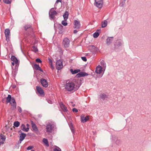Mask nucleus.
<instances>
[{
    "instance_id": "10",
    "label": "nucleus",
    "mask_w": 151,
    "mask_h": 151,
    "mask_svg": "<svg viewBox=\"0 0 151 151\" xmlns=\"http://www.w3.org/2000/svg\"><path fill=\"white\" fill-rule=\"evenodd\" d=\"M10 104L11 105V109L13 110L15 109L16 107V103L14 98H13L12 102H11Z\"/></svg>"
},
{
    "instance_id": "52",
    "label": "nucleus",
    "mask_w": 151,
    "mask_h": 151,
    "mask_svg": "<svg viewBox=\"0 0 151 151\" xmlns=\"http://www.w3.org/2000/svg\"><path fill=\"white\" fill-rule=\"evenodd\" d=\"M49 64H50V66L52 65V63H51H51H50Z\"/></svg>"
},
{
    "instance_id": "32",
    "label": "nucleus",
    "mask_w": 151,
    "mask_h": 151,
    "mask_svg": "<svg viewBox=\"0 0 151 151\" xmlns=\"http://www.w3.org/2000/svg\"><path fill=\"white\" fill-rule=\"evenodd\" d=\"M32 48V50L33 51L35 52H36L38 51V49L35 46H33Z\"/></svg>"
},
{
    "instance_id": "21",
    "label": "nucleus",
    "mask_w": 151,
    "mask_h": 151,
    "mask_svg": "<svg viewBox=\"0 0 151 151\" xmlns=\"http://www.w3.org/2000/svg\"><path fill=\"white\" fill-rule=\"evenodd\" d=\"M33 68L37 70H38L43 72L42 70L41 69L39 65L35 64L34 65Z\"/></svg>"
},
{
    "instance_id": "36",
    "label": "nucleus",
    "mask_w": 151,
    "mask_h": 151,
    "mask_svg": "<svg viewBox=\"0 0 151 151\" xmlns=\"http://www.w3.org/2000/svg\"><path fill=\"white\" fill-rule=\"evenodd\" d=\"M122 45V43L121 42L119 41L118 42V44H114V45L115 46H117V47H119L120 46Z\"/></svg>"
},
{
    "instance_id": "13",
    "label": "nucleus",
    "mask_w": 151,
    "mask_h": 151,
    "mask_svg": "<svg viewBox=\"0 0 151 151\" xmlns=\"http://www.w3.org/2000/svg\"><path fill=\"white\" fill-rule=\"evenodd\" d=\"M18 132L20 133L19 140L22 141L24 139L26 136V134H25L23 133L21 130L19 131Z\"/></svg>"
},
{
    "instance_id": "15",
    "label": "nucleus",
    "mask_w": 151,
    "mask_h": 151,
    "mask_svg": "<svg viewBox=\"0 0 151 151\" xmlns=\"http://www.w3.org/2000/svg\"><path fill=\"white\" fill-rule=\"evenodd\" d=\"M6 139V137L4 135L1 134L0 135V145L4 143Z\"/></svg>"
},
{
    "instance_id": "54",
    "label": "nucleus",
    "mask_w": 151,
    "mask_h": 151,
    "mask_svg": "<svg viewBox=\"0 0 151 151\" xmlns=\"http://www.w3.org/2000/svg\"><path fill=\"white\" fill-rule=\"evenodd\" d=\"M75 105H73V106H74Z\"/></svg>"
},
{
    "instance_id": "56",
    "label": "nucleus",
    "mask_w": 151,
    "mask_h": 151,
    "mask_svg": "<svg viewBox=\"0 0 151 151\" xmlns=\"http://www.w3.org/2000/svg\"><path fill=\"white\" fill-rule=\"evenodd\" d=\"M1 0H0V2L1 1Z\"/></svg>"
},
{
    "instance_id": "44",
    "label": "nucleus",
    "mask_w": 151,
    "mask_h": 151,
    "mask_svg": "<svg viewBox=\"0 0 151 151\" xmlns=\"http://www.w3.org/2000/svg\"><path fill=\"white\" fill-rule=\"evenodd\" d=\"M121 141L119 140H117L116 141V144L118 145H119L120 144H121Z\"/></svg>"
},
{
    "instance_id": "53",
    "label": "nucleus",
    "mask_w": 151,
    "mask_h": 151,
    "mask_svg": "<svg viewBox=\"0 0 151 151\" xmlns=\"http://www.w3.org/2000/svg\"><path fill=\"white\" fill-rule=\"evenodd\" d=\"M15 86H13V88H15Z\"/></svg>"
},
{
    "instance_id": "9",
    "label": "nucleus",
    "mask_w": 151,
    "mask_h": 151,
    "mask_svg": "<svg viewBox=\"0 0 151 151\" xmlns=\"http://www.w3.org/2000/svg\"><path fill=\"white\" fill-rule=\"evenodd\" d=\"M40 82L43 87L45 88H47L48 86V83L47 81L43 78L40 79Z\"/></svg>"
},
{
    "instance_id": "14",
    "label": "nucleus",
    "mask_w": 151,
    "mask_h": 151,
    "mask_svg": "<svg viewBox=\"0 0 151 151\" xmlns=\"http://www.w3.org/2000/svg\"><path fill=\"white\" fill-rule=\"evenodd\" d=\"M88 75V74L87 73L81 72L77 74L76 76V77L77 78H79L81 77L87 76Z\"/></svg>"
},
{
    "instance_id": "45",
    "label": "nucleus",
    "mask_w": 151,
    "mask_h": 151,
    "mask_svg": "<svg viewBox=\"0 0 151 151\" xmlns=\"http://www.w3.org/2000/svg\"><path fill=\"white\" fill-rule=\"evenodd\" d=\"M18 111L20 113H21L22 112V109L19 106H18Z\"/></svg>"
},
{
    "instance_id": "51",
    "label": "nucleus",
    "mask_w": 151,
    "mask_h": 151,
    "mask_svg": "<svg viewBox=\"0 0 151 151\" xmlns=\"http://www.w3.org/2000/svg\"><path fill=\"white\" fill-rule=\"evenodd\" d=\"M12 65H14L15 63L14 62H12Z\"/></svg>"
},
{
    "instance_id": "23",
    "label": "nucleus",
    "mask_w": 151,
    "mask_h": 151,
    "mask_svg": "<svg viewBox=\"0 0 151 151\" xmlns=\"http://www.w3.org/2000/svg\"><path fill=\"white\" fill-rule=\"evenodd\" d=\"M11 60L14 62L15 64H17L18 63V60L14 56L12 55L11 56Z\"/></svg>"
},
{
    "instance_id": "26",
    "label": "nucleus",
    "mask_w": 151,
    "mask_h": 151,
    "mask_svg": "<svg viewBox=\"0 0 151 151\" xmlns=\"http://www.w3.org/2000/svg\"><path fill=\"white\" fill-rule=\"evenodd\" d=\"M80 69L75 70H73V69H70V71L72 74H75L80 72Z\"/></svg>"
},
{
    "instance_id": "4",
    "label": "nucleus",
    "mask_w": 151,
    "mask_h": 151,
    "mask_svg": "<svg viewBox=\"0 0 151 151\" xmlns=\"http://www.w3.org/2000/svg\"><path fill=\"white\" fill-rule=\"evenodd\" d=\"M25 31H27L29 33H31L33 31V28L32 25L30 24H27L24 27Z\"/></svg>"
},
{
    "instance_id": "43",
    "label": "nucleus",
    "mask_w": 151,
    "mask_h": 151,
    "mask_svg": "<svg viewBox=\"0 0 151 151\" xmlns=\"http://www.w3.org/2000/svg\"><path fill=\"white\" fill-rule=\"evenodd\" d=\"M72 111L73 112L77 113L78 112V110L75 108H74L72 109Z\"/></svg>"
},
{
    "instance_id": "16",
    "label": "nucleus",
    "mask_w": 151,
    "mask_h": 151,
    "mask_svg": "<svg viewBox=\"0 0 151 151\" xmlns=\"http://www.w3.org/2000/svg\"><path fill=\"white\" fill-rule=\"evenodd\" d=\"M113 37H108L106 40V43L107 45L110 44L113 40Z\"/></svg>"
},
{
    "instance_id": "50",
    "label": "nucleus",
    "mask_w": 151,
    "mask_h": 151,
    "mask_svg": "<svg viewBox=\"0 0 151 151\" xmlns=\"http://www.w3.org/2000/svg\"><path fill=\"white\" fill-rule=\"evenodd\" d=\"M26 126H27V128H28V127L29 128V124H26Z\"/></svg>"
},
{
    "instance_id": "38",
    "label": "nucleus",
    "mask_w": 151,
    "mask_h": 151,
    "mask_svg": "<svg viewBox=\"0 0 151 151\" xmlns=\"http://www.w3.org/2000/svg\"><path fill=\"white\" fill-rule=\"evenodd\" d=\"M61 23H62V24L64 26H66L68 24L67 23V22H65L64 21H62Z\"/></svg>"
},
{
    "instance_id": "39",
    "label": "nucleus",
    "mask_w": 151,
    "mask_h": 151,
    "mask_svg": "<svg viewBox=\"0 0 151 151\" xmlns=\"http://www.w3.org/2000/svg\"><path fill=\"white\" fill-rule=\"evenodd\" d=\"M36 61L38 63H42V61L41 60L38 58H37L36 59Z\"/></svg>"
},
{
    "instance_id": "3",
    "label": "nucleus",
    "mask_w": 151,
    "mask_h": 151,
    "mask_svg": "<svg viewBox=\"0 0 151 151\" xmlns=\"http://www.w3.org/2000/svg\"><path fill=\"white\" fill-rule=\"evenodd\" d=\"M54 8H51L50 10L49 13V16L51 19H53L55 18V16L57 14V12L54 10Z\"/></svg>"
},
{
    "instance_id": "12",
    "label": "nucleus",
    "mask_w": 151,
    "mask_h": 151,
    "mask_svg": "<svg viewBox=\"0 0 151 151\" xmlns=\"http://www.w3.org/2000/svg\"><path fill=\"white\" fill-rule=\"evenodd\" d=\"M74 28L79 29L81 27L80 23L79 21L75 20L74 21Z\"/></svg>"
},
{
    "instance_id": "46",
    "label": "nucleus",
    "mask_w": 151,
    "mask_h": 151,
    "mask_svg": "<svg viewBox=\"0 0 151 151\" xmlns=\"http://www.w3.org/2000/svg\"><path fill=\"white\" fill-rule=\"evenodd\" d=\"M48 60L49 61V63H52V60L50 58H48Z\"/></svg>"
},
{
    "instance_id": "40",
    "label": "nucleus",
    "mask_w": 151,
    "mask_h": 151,
    "mask_svg": "<svg viewBox=\"0 0 151 151\" xmlns=\"http://www.w3.org/2000/svg\"><path fill=\"white\" fill-rule=\"evenodd\" d=\"M61 2H62V0H57L56 1V2H55V5L56 6L57 5V4L59 2L61 3Z\"/></svg>"
},
{
    "instance_id": "6",
    "label": "nucleus",
    "mask_w": 151,
    "mask_h": 151,
    "mask_svg": "<svg viewBox=\"0 0 151 151\" xmlns=\"http://www.w3.org/2000/svg\"><path fill=\"white\" fill-rule=\"evenodd\" d=\"M63 67L62 61L60 60L57 61L56 63V68L58 70H60Z\"/></svg>"
},
{
    "instance_id": "29",
    "label": "nucleus",
    "mask_w": 151,
    "mask_h": 151,
    "mask_svg": "<svg viewBox=\"0 0 151 151\" xmlns=\"http://www.w3.org/2000/svg\"><path fill=\"white\" fill-rule=\"evenodd\" d=\"M20 125V123L18 121H15L14 123V126L16 127H18Z\"/></svg>"
},
{
    "instance_id": "35",
    "label": "nucleus",
    "mask_w": 151,
    "mask_h": 151,
    "mask_svg": "<svg viewBox=\"0 0 151 151\" xmlns=\"http://www.w3.org/2000/svg\"><path fill=\"white\" fill-rule=\"evenodd\" d=\"M58 27L59 29L60 30H62L63 28V26L60 24H59L58 25Z\"/></svg>"
},
{
    "instance_id": "20",
    "label": "nucleus",
    "mask_w": 151,
    "mask_h": 151,
    "mask_svg": "<svg viewBox=\"0 0 151 151\" xmlns=\"http://www.w3.org/2000/svg\"><path fill=\"white\" fill-rule=\"evenodd\" d=\"M13 98H12L11 96L10 95H8L7 97L6 98V103L7 104L12 102Z\"/></svg>"
},
{
    "instance_id": "19",
    "label": "nucleus",
    "mask_w": 151,
    "mask_h": 151,
    "mask_svg": "<svg viewBox=\"0 0 151 151\" xmlns=\"http://www.w3.org/2000/svg\"><path fill=\"white\" fill-rule=\"evenodd\" d=\"M31 122L32 127L33 130H34L35 131H37L38 129L37 128L36 126V125L32 121H31Z\"/></svg>"
},
{
    "instance_id": "7",
    "label": "nucleus",
    "mask_w": 151,
    "mask_h": 151,
    "mask_svg": "<svg viewBox=\"0 0 151 151\" xmlns=\"http://www.w3.org/2000/svg\"><path fill=\"white\" fill-rule=\"evenodd\" d=\"M54 127V125L53 124H47L46 126V131L49 133H51Z\"/></svg>"
},
{
    "instance_id": "1",
    "label": "nucleus",
    "mask_w": 151,
    "mask_h": 151,
    "mask_svg": "<svg viewBox=\"0 0 151 151\" xmlns=\"http://www.w3.org/2000/svg\"><path fill=\"white\" fill-rule=\"evenodd\" d=\"M81 84V81L79 79H75L73 82H69L66 83L65 88L68 91H75L77 90Z\"/></svg>"
},
{
    "instance_id": "27",
    "label": "nucleus",
    "mask_w": 151,
    "mask_h": 151,
    "mask_svg": "<svg viewBox=\"0 0 151 151\" xmlns=\"http://www.w3.org/2000/svg\"><path fill=\"white\" fill-rule=\"evenodd\" d=\"M68 14L69 13L68 12L66 11L65 12L64 14L63 15V17L64 19L67 20L68 19Z\"/></svg>"
},
{
    "instance_id": "49",
    "label": "nucleus",
    "mask_w": 151,
    "mask_h": 151,
    "mask_svg": "<svg viewBox=\"0 0 151 151\" xmlns=\"http://www.w3.org/2000/svg\"><path fill=\"white\" fill-rule=\"evenodd\" d=\"M50 67H51V68L52 69H54V66H53V65H51L50 66Z\"/></svg>"
},
{
    "instance_id": "11",
    "label": "nucleus",
    "mask_w": 151,
    "mask_h": 151,
    "mask_svg": "<svg viewBox=\"0 0 151 151\" xmlns=\"http://www.w3.org/2000/svg\"><path fill=\"white\" fill-rule=\"evenodd\" d=\"M36 90L37 92L41 95H44V92L42 88L40 86H37L36 87Z\"/></svg>"
},
{
    "instance_id": "34",
    "label": "nucleus",
    "mask_w": 151,
    "mask_h": 151,
    "mask_svg": "<svg viewBox=\"0 0 151 151\" xmlns=\"http://www.w3.org/2000/svg\"><path fill=\"white\" fill-rule=\"evenodd\" d=\"M3 1L6 4H10L11 3V1L9 0H3Z\"/></svg>"
},
{
    "instance_id": "24",
    "label": "nucleus",
    "mask_w": 151,
    "mask_h": 151,
    "mask_svg": "<svg viewBox=\"0 0 151 151\" xmlns=\"http://www.w3.org/2000/svg\"><path fill=\"white\" fill-rule=\"evenodd\" d=\"M60 107L63 111L64 112H66L68 110L66 107L63 104H61L60 105Z\"/></svg>"
},
{
    "instance_id": "31",
    "label": "nucleus",
    "mask_w": 151,
    "mask_h": 151,
    "mask_svg": "<svg viewBox=\"0 0 151 151\" xmlns=\"http://www.w3.org/2000/svg\"><path fill=\"white\" fill-rule=\"evenodd\" d=\"M100 97L103 100H104L105 98H107V96L104 94H102L101 96Z\"/></svg>"
},
{
    "instance_id": "42",
    "label": "nucleus",
    "mask_w": 151,
    "mask_h": 151,
    "mask_svg": "<svg viewBox=\"0 0 151 151\" xmlns=\"http://www.w3.org/2000/svg\"><path fill=\"white\" fill-rule=\"evenodd\" d=\"M81 59L84 61H87V59L85 57H81Z\"/></svg>"
},
{
    "instance_id": "18",
    "label": "nucleus",
    "mask_w": 151,
    "mask_h": 151,
    "mask_svg": "<svg viewBox=\"0 0 151 151\" xmlns=\"http://www.w3.org/2000/svg\"><path fill=\"white\" fill-rule=\"evenodd\" d=\"M81 122L83 123L86 122L89 119L88 116L84 117V116L82 115L81 116Z\"/></svg>"
},
{
    "instance_id": "5",
    "label": "nucleus",
    "mask_w": 151,
    "mask_h": 151,
    "mask_svg": "<svg viewBox=\"0 0 151 151\" xmlns=\"http://www.w3.org/2000/svg\"><path fill=\"white\" fill-rule=\"evenodd\" d=\"M94 5L99 8H101L103 6V0H95Z\"/></svg>"
},
{
    "instance_id": "55",
    "label": "nucleus",
    "mask_w": 151,
    "mask_h": 151,
    "mask_svg": "<svg viewBox=\"0 0 151 151\" xmlns=\"http://www.w3.org/2000/svg\"><path fill=\"white\" fill-rule=\"evenodd\" d=\"M71 103H73V102H71Z\"/></svg>"
},
{
    "instance_id": "48",
    "label": "nucleus",
    "mask_w": 151,
    "mask_h": 151,
    "mask_svg": "<svg viewBox=\"0 0 151 151\" xmlns=\"http://www.w3.org/2000/svg\"><path fill=\"white\" fill-rule=\"evenodd\" d=\"M77 32H78L77 30L75 29L74 30L73 32L74 33L76 34Z\"/></svg>"
},
{
    "instance_id": "28",
    "label": "nucleus",
    "mask_w": 151,
    "mask_h": 151,
    "mask_svg": "<svg viewBox=\"0 0 151 151\" xmlns=\"http://www.w3.org/2000/svg\"><path fill=\"white\" fill-rule=\"evenodd\" d=\"M107 24V21L106 20H105L104 22H102L101 23V27L104 28L106 27Z\"/></svg>"
},
{
    "instance_id": "47",
    "label": "nucleus",
    "mask_w": 151,
    "mask_h": 151,
    "mask_svg": "<svg viewBox=\"0 0 151 151\" xmlns=\"http://www.w3.org/2000/svg\"><path fill=\"white\" fill-rule=\"evenodd\" d=\"M49 103V104H51L52 103V102L50 100H48L47 101Z\"/></svg>"
},
{
    "instance_id": "17",
    "label": "nucleus",
    "mask_w": 151,
    "mask_h": 151,
    "mask_svg": "<svg viewBox=\"0 0 151 151\" xmlns=\"http://www.w3.org/2000/svg\"><path fill=\"white\" fill-rule=\"evenodd\" d=\"M102 71V68L100 65H99L96 68V72L98 74H100Z\"/></svg>"
},
{
    "instance_id": "8",
    "label": "nucleus",
    "mask_w": 151,
    "mask_h": 151,
    "mask_svg": "<svg viewBox=\"0 0 151 151\" xmlns=\"http://www.w3.org/2000/svg\"><path fill=\"white\" fill-rule=\"evenodd\" d=\"M6 41L8 42L9 41V38L10 36V30L9 29H6L4 31Z\"/></svg>"
},
{
    "instance_id": "41",
    "label": "nucleus",
    "mask_w": 151,
    "mask_h": 151,
    "mask_svg": "<svg viewBox=\"0 0 151 151\" xmlns=\"http://www.w3.org/2000/svg\"><path fill=\"white\" fill-rule=\"evenodd\" d=\"M33 148V147L32 146H30L27 147V149L28 150H32Z\"/></svg>"
},
{
    "instance_id": "2",
    "label": "nucleus",
    "mask_w": 151,
    "mask_h": 151,
    "mask_svg": "<svg viewBox=\"0 0 151 151\" xmlns=\"http://www.w3.org/2000/svg\"><path fill=\"white\" fill-rule=\"evenodd\" d=\"M70 40L67 37L65 38L62 42V45L65 48H68L70 46Z\"/></svg>"
},
{
    "instance_id": "25",
    "label": "nucleus",
    "mask_w": 151,
    "mask_h": 151,
    "mask_svg": "<svg viewBox=\"0 0 151 151\" xmlns=\"http://www.w3.org/2000/svg\"><path fill=\"white\" fill-rule=\"evenodd\" d=\"M42 141L45 145L48 147L49 146V144H48L47 139L44 138L43 139Z\"/></svg>"
},
{
    "instance_id": "22",
    "label": "nucleus",
    "mask_w": 151,
    "mask_h": 151,
    "mask_svg": "<svg viewBox=\"0 0 151 151\" xmlns=\"http://www.w3.org/2000/svg\"><path fill=\"white\" fill-rule=\"evenodd\" d=\"M21 129L23 131L26 132H28L29 130V128L28 127L27 128H25V125L24 124H22V125L21 126Z\"/></svg>"
},
{
    "instance_id": "30",
    "label": "nucleus",
    "mask_w": 151,
    "mask_h": 151,
    "mask_svg": "<svg viewBox=\"0 0 151 151\" xmlns=\"http://www.w3.org/2000/svg\"><path fill=\"white\" fill-rule=\"evenodd\" d=\"M70 127L72 132L73 133H74V127L72 124H70Z\"/></svg>"
},
{
    "instance_id": "33",
    "label": "nucleus",
    "mask_w": 151,
    "mask_h": 151,
    "mask_svg": "<svg viewBox=\"0 0 151 151\" xmlns=\"http://www.w3.org/2000/svg\"><path fill=\"white\" fill-rule=\"evenodd\" d=\"M99 35V33L98 32H96L93 34V37L94 38H97Z\"/></svg>"
},
{
    "instance_id": "37",
    "label": "nucleus",
    "mask_w": 151,
    "mask_h": 151,
    "mask_svg": "<svg viewBox=\"0 0 151 151\" xmlns=\"http://www.w3.org/2000/svg\"><path fill=\"white\" fill-rule=\"evenodd\" d=\"M54 151H61L60 149L58 147H57L56 148H54L53 150Z\"/></svg>"
}]
</instances>
